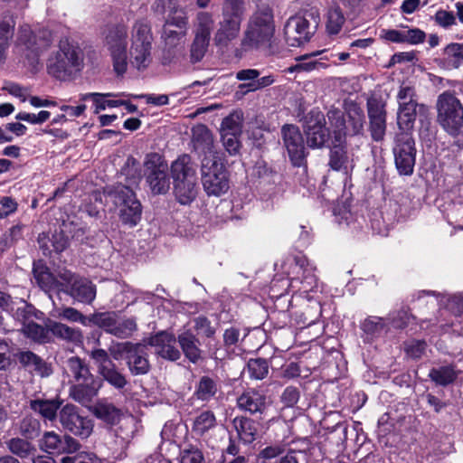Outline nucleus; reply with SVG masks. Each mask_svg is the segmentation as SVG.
Listing matches in <instances>:
<instances>
[{"mask_svg": "<svg viewBox=\"0 0 463 463\" xmlns=\"http://www.w3.org/2000/svg\"><path fill=\"white\" fill-rule=\"evenodd\" d=\"M275 33L273 11L269 6L259 7L249 17L241 45L245 51L270 47Z\"/></svg>", "mask_w": 463, "mask_h": 463, "instance_id": "obj_1", "label": "nucleus"}, {"mask_svg": "<svg viewBox=\"0 0 463 463\" xmlns=\"http://www.w3.org/2000/svg\"><path fill=\"white\" fill-rule=\"evenodd\" d=\"M174 194L181 204H190L197 196V170L191 156L183 154L171 163Z\"/></svg>", "mask_w": 463, "mask_h": 463, "instance_id": "obj_2", "label": "nucleus"}, {"mask_svg": "<svg viewBox=\"0 0 463 463\" xmlns=\"http://www.w3.org/2000/svg\"><path fill=\"white\" fill-rule=\"evenodd\" d=\"M84 66L81 51L67 39L61 40L58 50L47 61L48 73L59 80H71L77 77Z\"/></svg>", "mask_w": 463, "mask_h": 463, "instance_id": "obj_3", "label": "nucleus"}, {"mask_svg": "<svg viewBox=\"0 0 463 463\" xmlns=\"http://www.w3.org/2000/svg\"><path fill=\"white\" fill-rule=\"evenodd\" d=\"M104 194L118 209L123 224L134 227L140 222L142 205L130 187L118 184L107 187Z\"/></svg>", "mask_w": 463, "mask_h": 463, "instance_id": "obj_4", "label": "nucleus"}, {"mask_svg": "<svg viewBox=\"0 0 463 463\" xmlns=\"http://www.w3.org/2000/svg\"><path fill=\"white\" fill-rule=\"evenodd\" d=\"M153 35L149 25L137 21L131 30L130 46L128 51V64L138 71L146 70L152 62Z\"/></svg>", "mask_w": 463, "mask_h": 463, "instance_id": "obj_5", "label": "nucleus"}, {"mask_svg": "<svg viewBox=\"0 0 463 463\" xmlns=\"http://www.w3.org/2000/svg\"><path fill=\"white\" fill-rule=\"evenodd\" d=\"M201 182L208 196L219 197L230 188L229 171L220 158H203L200 164Z\"/></svg>", "mask_w": 463, "mask_h": 463, "instance_id": "obj_6", "label": "nucleus"}, {"mask_svg": "<svg viewBox=\"0 0 463 463\" xmlns=\"http://www.w3.org/2000/svg\"><path fill=\"white\" fill-rule=\"evenodd\" d=\"M128 27L116 24L108 27L104 33V45L109 52L114 71L122 76L128 70Z\"/></svg>", "mask_w": 463, "mask_h": 463, "instance_id": "obj_7", "label": "nucleus"}, {"mask_svg": "<svg viewBox=\"0 0 463 463\" xmlns=\"http://www.w3.org/2000/svg\"><path fill=\"white\" fill-rule=\"evenodd\" d=\"M169 166L164 156L153 152L146 155L143 175L153 194H165L170 189Z\"/></svg>", "mask_w": 463, "mask_h": 463, "instance_id": "obj_8", "label": "nucleus"}, {"mask_svg": "<svg viewBox=\"0 0 463 463\" xmlns=\"http://www.w3.org/2000/svg\"><path fill=\"white\" fill-rule=\"evenodd\" d=\"M438 122L450 135L456 136L463 126V106L450 91H444L437 99Z\"/></svg>", "mask_w": 463, "mask_h": 463, "instance_id": "obj_9", "label": "nucleus"}, {"mask_svg": "<svg viewBox=\"0 0 463 463\" xmlns=\"http://www.w3.org/2000/svg\"><path fill=\"white\" fill-rule=\"evenodd\" d=\"M317 12H307L303 15L291 16L284 27L286 42L288 45L299 46L310 40L319 24Z\"/></svg>", "mask_w": 463, "mask_h": 463, "instance_id": "obj_10", "label": "nucleus"}, {"mask_svg": "<svg viewBox=\"0 0 463 463\" xmlns=\"http://www.w3.org/2000/svg\"><path fill=\"white\" fill-rule=\"evenodd\" d=\"M52 34L48 30L39 31L33 34L28 25H23L19 29L16 50L33 64L38 61L39 56L46 51L52 43Z\"/></svg>", "mask_w": 463, "mask_h": 463, "instance_id": "obj_11", "label": "nucleus"}, {"mask_svg": "<svg viewBox=\"0 0 463 463\" xmlns=\"http://www.w3.org/2000/svg\"><path fill=\"white\" fill-rule=\"evenodd\" d=\"M397 100V124L400 129L408 132L413 128L417 115H424L427 112V107L418 102L415 89L407 85L401 86Z\"/></svg>", "mask_w": 463, "mask_h": 463, "instance_id": "obj_12", "label": "nucleus"}, {"mask_svg": "<svg viewBox=\"0 0 463 463\" xmlns=\"http://www.w3.org/2000/svg\"><path fill=\"white\" fill-rule=\"evenodd\" d=\"M394 163L401 175H411L416 161L415 141L411 133H398L392 147Z\"/></svg>", "mask_w": 463, "mask_h": 463, "instance_id": "obj_13", "label": "nucleus"}, {"mask_svg": "<svg viewBox=\"0 0 463 463\" xmlns=\"http://www.w3.org/2000/svg\"><path fill=\"white\" fill-rule=\"evenodd\" d=\"M88 354L97 366V372L102 380L106 381L116 390H122L128 385V381L126 375L120 372L116 364L110 359L108 351L99 347H94L88 352Z\"/></svg>", "mask_w": 463, "mask_h": 463, "instance_id": "obj_14", "label": "nucleus"}, {"mask_svg": "<svg viewBox=\"0 0 463 463\" xmlns=\"http://www.w3.org/2000/svg\"><path fill=\"white\" fill-rule=\"evenodd\" d=\"M89 321L102 328L106 333L121 339L130 337L137 329L134 318L121 317L115 312L95 313L89 318Z\"/></svg>", "mask_w": 463, "mask_h": 463, "instance_id": "obj_15", "label": "nucleus"}, {"mask_svg": "<svg viewBox=\"0 0 463 463\" xmlns=\"http://www.w3.org/2000/svg\"><path fill=\"white\" fill-rule=\"evenodd\" d=\"M303 129L310 148H322L329 139L330 133L326 127V118L317 109H312L307 114Z\"/></svg>", "mask_w": 463, "mask_h": 463, "instance_id": "obj_16", "label": "nucleus"}, {"mask_svg": "<svg viewBox=\"0 0 463 463\" xmlns=\"http://www.w3.org/2000/svg\"><path fill=\"white\" fill-rule=\"evenodd\" d=\"M59 421L63 429L81 438H88L93 430L91 420L80 414L73 404H66L59 411Z\"/></svg>", "mask_w": 463, "mask_h": 463, "instance_id": "obj_17", "label": "nucleus"}, {"mask_svg": "<svg viewBox=\"0 0 463 463\" xmlns=\"http://www.w3.org/2000/svg\"><path fill=\"white\" fill-rule=\"evenodd\" d=\"M280 132L283 146L290 161L295 166L302 165L307 152L299 128L293 124H285L281 127Z\"/></svg>", "mask_w": 463, "mask_h": 463, "instance_id": "obj_18", "label": "nucleus"}, {"mask_svg": "<svg viewBox=\"0 0 463 463\" xmlns=\"http://www.w3.org/2000/svg\"><path fill=\"white\" fill-rule=\"evenodd\" d=\"M39 448L48 454H72L80 449V444L71 436L51 430L45 431L39 439Z\"/></svg>", "mask_w": 463, "mask_h": 463, "instance_id": "obj_19", "label": "nucleus"}, {"mask_svg": "<svg viewBox=\"0 0 463 463\" xmlns=\"http://www.w3.org/2000/svg\"><path fill=\"white\" fill-rule=\"evenodd\" d=\"M191 144L199 160L203 158H220L215 150L214 137L212 131L203 124H197L191 129Z\"/></svg>", "mask_w": 463, "mask_h": 463, "instance_id": "obj_20", "label": "nucleus"}, {"mask_svg": "<svg viewBox=\"0 0 463 463\" xmlns=\"http://www.w3.org/2000/svg\"><path fill=\"white\" fill-rule=\"evenodd\" d=\"M386 103L381 98L373 96L367 100L369 129L372 138L378 142L384 137L386 131Z\"/></svg>", "mask_w": 463, "mask_h": 463, "instance_id": "obj_21", "label": "nucleus"}, {"mask_svg": "<svg viewBox=\"0 0 463 463\" xmlns=\"http://www.w3.org/2000/svg\"><path fill=\"white\" fill-rule=\"evenodd\" d=\"M175 336L167 332L162 331L152 335L147 340V345L155 348L156 354L164 359L176 361L181 354L175 347Z\"/></svg>", "mask_w": 463, "mask_h": 463, "instance_id": "obj_22", "label": "nucleus"}, {"mask_svg": "<svg viewBox=\"0 0 463 463\" xmlns=\"http://www.w3.org/2000/svg\"><path fill=\"white\" fill-rule=\"evenodd\" d=\"M125 362L132 375L138 376L148 373L151 366L146 345L143 343H136Z\"/></svg>", "mask_w": 463, "mask_h": 463, "instance_id": "obj_23", "label": "nucleus"}, {"mask_svg": "<svg viewBox=\"0 0 463 463\" xmlns=\"http://www.w3.org/2000/svg\"><path fill=\"white\" fill-rule=\"evenodd\" d=\"M241 23L221 18L213 35V43L220 49H226L235 41L241 32Z\"/></svg>", "mask_w": 463, "mask_h": 463, "instance_id": "obj_24", "label": "nucleus"}, {"mask_svg": "<svg viewBox=\"0 0 463 463\" xmlns=\"http://www.w3.org/2000/svg\"><path fill=\"white\" fill-rule=\"evenodd\" d=\"M77 383L71 387L70 395L74 401L81 404L90 402L102 387V381L98 377Z\"/></svg>", "mask_w": 463, "mask_h": 463, "instance_id": "obj_25", "label": "nucleus"}, {"mask_svg": "<svg viewBox=\"0 0 463 463\" xmlns=\"http://www.w3.org/2000/svg\"><path fill=\"white\" fill-rule=\"evenodd\" d=\"M260 71L256 69H244L237 71L236 79L240 81H249L241 84L240 89L248 88L247 91H257L272 85L275 82L273 75L260 77Z\"/></svg>", "mask_w": 463, "mask_h": 463, "instance_id": "obj_26", "label": "nucleus"}, {"mask_svg": "<svg viewBox=\"0 0 463 463\" xmlns=\"http://www.w3.org/2000/svg\"><path fill=\"white\" fill-rule=\"evenodd\" d=\"M62 401L59 398L53 399H33L29 402L30 409L40 415L45 421H54L59 416L58 411L61 409Z\"/></svg>", "mask_w": 463, "mask_h": 463, "instance_id": "obj_27", "label": "nucleus"}, {"mask_svg": "<svg viewBox=\"0 0 463 463\" xmlns=\"http://www.w3.org/2000/svg\"><path fill=\"white\" fill-rule=\"evenodd\" d=\"M16 357L24 367L41 377H48L52 373V366L31 351L19 352Z\"/></svg>", "mask_w": 463, "mask_h": 463, "instance_id": "obj_28", "label": "nucleus"}, {"mask_svg": "<svg viewBox=\"0 0 463 463\" xmlns=\"http://www.w3.org/2000/svg\"><path fill=\"white\" fill-rule=\"evenodd\" d=\"M258 458L260 463H298L295 452L285 453V447L279 444L264 448Z\"/></svg>", "mask_w": 463, "mask_h": 463, "instance_id": "obj_29", "label": "nucleus"}, {"mask_svg": "<svg viewBox=\"0 0 463 463\" xmlns=\"http://www.w3.org/2000/svg\"><path fill=\"white\" fill-rule=\"evenodd\" d=\"M62 291L68 293L71 297L79 302L90 304L96 297V288L88 279L77 278L71 283L70 288Z\"/></svg>", "mask_w": 463, "mask_h": 463, "instance_id": "obj_30", "label": "nucleus"}, {"mask_svg": "<svg viewBox=\"0 0 463 463\" xmlns=\"http://www.w3.org/2000/svg\"><path fill=\"white\" fill-rule=\"evenodd\" d=\"M237 405L241 410L251 414L261 413L266 407V397L254 389L248 390L238 397Z\"/></svg>", "mask_w": 463, "mask_h": 463, "instance_id": "obj_31", "label": "nucleus"}, {"mask_svg": "<svg viewBox=\"0 0 463 463\" xmlns=\"http://www.w3.org/2000/svg\"><path fill=\"white\" fill-rule=\"evenodd\" d=\"M91 412L99 420L109 425L117 424L122 416L121 410L105 399L98 401L92 406Z\"/></svg>", "mask_w": 463, "mask_h": 463, "instance_id": "obj_32", "label": "nucleus"}, {"mask_svg": "<svg viewBox=\"0 0 463 463\" xmlns=\"http://www.w3.org/2000/svg\"><path fill=\"white\" fill-rule=\"evenodd\" d=\"M48 330L57 338L79 345L83 341V335L80 328L71 327L65 324L50 321Z\"/></svg>", "mask_w": 463, "mask_h": 463, "instance_id": "obj_33", "label": "nucleus"}, {"mask_svg": "<svg viewBox=\"0 0 463 463\" xmlns=\"http://www.w3.org/2000/svg\"><path fill=\"white\" fill-rule=\"evenodd\" d=\"M326 51H318V52H313L302 56H299L297 58L298 63L294 66H291L288 69L289 72H295V71H311L314 70H319V69H325L327 67V65L323 62V60H329L328 56H323L319 59H317V56L322 55L325 53Z\"/></svg>", "mask_w": 463, "mask_h": 463, "instance_id": "obj_34", "label": "nucleus"}, {"mask_svg": "<svg viewBox=\"0 0 463 463\" xmlns=\"http://www.w3.org/2000/svg\"><path fill=\"white\" fill-rule=\"evenodd\" d=\"M179 345L191 363H197L202 358V351L199 347L198 338L190 331H184L178 335Z\"/></svg>", "mask_w": 463, "mask_h": 463, "instance_id": "obj_35", "label": "nucleus"}, {"mask_svg": "<svg viewBox=\"0 0 463 463\" xmlns=\"http://www.w3.org/2000/svg\"><path fill=\"white\" fill-rule=\"evenodd\" d=\"M327 118L331 128L332 140L339 143L346 142V125L344 112L336 108L327 111Z\"/></svg>", "mask_w": 463, "mask_h": 463, "instance_id": "obj_36", "label": "nucleus"}, {"mask_svg": "<svg viewBox=\"0 0 463 463\" xmlns=\"http://www.w3.org/2000/svg\"><path fill=\"white\" fill-rule=\"evenodd\" d=\"M214 26L215 19L213 14L208 11H200L193 21V33L194 35L211 39Z\"/></svg>", "mask_w": 463, "mask_h": 463, "instance_id": "obj_37", "label": "nucleus"}, {"mask_svg": "<svg viewBox=\"0 0 463 463\" xmlns=\"http://www.w3.org/2000/svg\"><path fill=\"white\" fill-rule=\"evenodd\" d=\"M239 438L244 443H251L258 435V423L247 417H236L232 420Z\"/></svg>", "mask_w": 463, "mask_h": 463, "instance_id": "obj_38", "label": "nucleus"}, {"mask_svg": "<svg viewBox=\"0 0 463 463\" xmlns=\"http://www.w3.org/2000/svg\"><path fill=\"white\" fill-rule=\"evenodd\" d=\"M66 370L75 382L91 380L95 377L89 368V365L79 356H71L65 362Z\"/></svg>", "mask_w": 463, "mask_h": 463, "instance_id": "obj_39", "label": "nucleus"}, {"mask_svg": "<svg viewBox=\"0 0 463 463\" xmlns=\"http://www.w3.org/2000/svg\"><path fill=\"white\" fill-rule=\"evenodd\" d=\"M245 5V0H223L222 18L241 24L246 11Z\"/></svg>", "mask_w": 463, "mask_h": 463, "instance_id": "obj_40", "label": "nucleus"}, {"mask_svg": "<svg viewBox=\"0 0 463 463\" xmlns=\"http://www.w3.org/2000/svg\"><path fill=\"white\" fill-rule=\"evenodd\" d=\"M332 146L330 149L329 166L335 171L347 170L348 156L345 147V143L331 141Z\"/></svg>", "mask_w": 463, "mask_h": 463, "instance_id": "obj_41", "label": "nucleus"}, {"mask_svg": "<svg viewBox=\"0 0 463 463\" xmlns=\"http://www.w3.org/2000/svg\"><path fill=\"white\" fill-rule=\"evenodd\" d=\"M216 424L214 413L212 411H203L194 418L192 431L202 437L215 428Z\"/></svg>", "mask_w": 463, "mask_h": 463, "instance_id": "obj_42", "label": "nucleus"}, {"mask_svg": "<svg viewBox=\"0 0 463 463\" xmlns=\"http://www.w3.org/2000/svg\"><path fill=\"white\" fill-rule=\"evenodd\" d=\"M218 383L209 376H203L195 385L194 395L197 400L209 402L218 392Z\"/></svg>", "mask_w": 463, "mask_h": 463, "instance_id": "obj_43", "label": "nucleus"}, {"mask_svg": "<svg viewBox=\"0 0 463 463\" xmlns=\"http://www.w3.org/2000/svg\"><path fill=\"white\" fill-rule=\"evenodd\" d=\"M28 439L12 438L6 441L8 450L18 458L24 459L33 456L36 449L27 440Z\"/></svg>", "mask_w": 463, "mask_h": 463, "instance_id": "obj_44", "label": "nucleus"}, {"mask_svg": "<svg viewBox=\"0 0 463 463\" xmlns=\"http://www.w3.org/2000/svg\"><path fill=\"white\" fill-rule=\"evenodd\" d=\"M243 113L235 110L225 117L221 124V134L241 135L243 127Z\"/></svg>", "mask_w": 463, "mask_h": 463, "instance_id": "obj_45", "label": "nucleus"}, {"mask_svg": "<svg viewBox=\"0 0 463 463\" xmlns=\"http://www.w3.org/2000/svg\"><path fill=\"white\" fill-rule=\"evenodd\" d=\"M14 25L15 23L11 17L0 22V64L6 58L9 42L14 36Z\"/></svg>", "mask_w": 463, "mask_h": 463, "instance_id": "obj_46", "label": "nucleus"}, {"mask_svg": "<svg viewBox=\"0 0 463 463\" xmlns=\"http://www.w3.org/2000/svg\"><path fill=\"white\" fill-rule=\"evenodd\" d=\"M429 377L436 384L446 386L456 380L457 373L453 366L447 365L439 368H432L429 373Z\"/></svg>", "mask_w": 463, "mask_h": 463, "instance_id": "obj_47", "label": "nucleus"}, {"mask_svg": "<svg viewBox=\"0 0 463 463\" xmlns=\"http://www.w3.org/2000/svg\"><path fill=\"white\" fill-rule=\"evenodd\" d=\"M210 44V39L194 35L190 45L189 59L192 63H197L204 57Z\"/></svg>", "mask_w": 463, "mask_h": 463, "instance_id": "obj_48", "label": "nucleus"}, {"mask_svg": "<svg viewBox=\"0 0 463 463\" xmlns=\"http://www.w3.org/2000/svg\"><path fill=\"white\" fill-rule=\"evenodd\" d=\"M19 430L25 439H33L40 435L41 422L32 415H25L20 421Z\"/></svg>", "mask_w": 463, "mask_h": 463, "instance_id": "obj_49", "label": "nucleus"}, {"mask_svg": "<svg viewBox=\"0 0 463 463\" xmlns=\"http://www.w3.org/2000/svg\"><path fill=\"white\" fill-rule=\"evenodd\" d=\"M345 18L339 6H332L329 8L326 14V30L330 34L338 33L343 24H345Z\"/></svg>", "mask_w": 463, "mask_h": 463, "instance_id": "obj_50", "label": "nucleus"}, {"mask_svg": "<svg viewBox=\"0 0 463 463\" xmlns=\"http://www.w3.org/2000/svg\"><path fill=\"white\" fill-rule=\"evenodd\" d=\"M296 268L302 271V283L307 284L306 290L313 288L317 283L314 274L315 268L312 267L305 257H295Z\"/></svg>", "mask_w": 463, "mask_h": 463, "instance_id": "obj_51", "label": "nucleus"}, {"mask_svg": "<svg viewBox=\"0 0 463 463\" xmlns=\"http://www.w3.org/2000/svg\"><path fill=\"white\" fill-rule=\"evenodd\" d=\"M33 275L38 285L44 290L56 289L58 279L43 266H34Z\"/></svg>", "mask_w": 463, "mask_h": 463, "instance_id": "obj_52", "label": "nucleus"}, {"mask_svg": "<svg viewBox=\"0 0 463 463\" xmlns=\"http://www.w3.org/2000/svg\"><path fill=\"white\" fill-rule=\"evenodd\" d=\"M119 97H126V98H132V94H128L126 92H120V93H99V102L101 103L100 107L99 104L95 105L94 113L98 114L100 110L106 109V108H116L121 106L123 104L121 99H109L108 98H119Z\"/></svg>", "mask_w": 463, "mask_h": 463, "instance_id": "obj_53", "label": "nucleus"}, {"mask_svg": "<svg viewBox=\"0 0 463 463\" xmlns=\"http://www.w3.org/2000/svg\"><path fill=\"white\" fill-rule=\"evenodd\" d=\"M52 316L59 319H64L69 322H79L83 326L87 325V317L76 308L71 307H62L56 308Z\"/></svg>", "mask_w": 463, "mask_h": 463, "instance_id": "obj_54", "label": "nucleus"}, {"mask_svg": "<svg viewBox=\"0 0 463 463\" xmlns=\"http://www.w3.org/2000/svg\"><path fill=\"white\" fill-rule=\"evenodd\" d=\"M21 331L27 337L39 343L46 342L48 339V332H50L48 327L45 328L34 322L25 324V326L22 327Z\"/></svg>", "mask_w": 463, "mask_h": 463, "instance_id": "obj_55", "label": "nucleus"}, {"mask_svg": "<svg viewBox=\"0 0 463 463\" xmlns=\"http://www.w3.org/2000/svg\"><path fill=\"white\" fill-rule=\"evenodd\" d=\"M187 31L174 30L171 27L164 26L162 38L164 39L165 47L169 49L176 48L181 44L186 36Z\"/></svg>", "mask_w": 463, "mask_h": 463, "instance_id": "obj_56", "label": "nucleus"}, {"mask_svg": "<svg viewBox=\"0 0 463 463\" xmlns=\"http://www.w3.org/2000/svg\"><path fill=\"white\" fill-rule=\"evenodd\" d=\"M248 371L251 378L262 380L269 373V365L265 359H250L248 362Z\"/></svg>", "mask_w": 463, "mask_h": 463, "instance_id": "obj_57", "label": "nucleus"}, {"mask_svg": "<svg viewBox=\"0 0 463 463\" xmlns=\"http://www.w3.org/2000/svg\"><path fill=\"white\" fill-rule=\"evenodd\" d=\"M188 23L187 14L184 10H175L168 14L164 26L187 31Z\"/></svg>", "mask_w": 463, "mask_h": 463, "instance_id": "obj_58", "label": "nucleus"}, {"mask_svg": "<svg viewBox=\"0 0 463 463\" xmlns=\"http://www.w3.org/2000/svg\"><path fill=\"white\" fill-rule=\"evenodd\" d=\"M11 315L18 321H20L23 326L25 324L31 323V318L33 317H37L36 309L32 305L24 304L21 307L14 308V312Z\"/></svg>", "mask_w": 463, "mask_h": 463, "instance_id": "obj_59", "label": "nucleus"}, {"mask_svg": "<svg viewBox=\"0 0 463 463\" xmlns=\"http://www.w3.org/2000/svg\"><path fill=\"white\" fill-rule=\"evenodd\" d=\"M135 344L132 342H118L112 345L109 351L115 360L124 359L126 361V357L130 354Z\"/></svg>", "mask_w": 463, "mask_h": 463, "instance_id": "obj_60", "label": "nucleus"}, {"mask_svg": "<svg viewBox=\"0 0 463 463\" xmlns=\"http://www.w3.org/2000/svg\"><path fill=\"white\" fill-rule=\"evenodd\" d=\"M240 137L241 135L221 134L222 145L230 156H235L240 152Z\"/></svg>", "mask_w": 463, "mask_h": 463, "instance_id": "obj_61", "label": "nucleus"}, {"mask_svg": "<svg viewBox=\"0 0 463 463\" xmlns=\"http://www.w3.org/2000/svg\"><path fill=\"white\" fill-rule=\"evenodd\" d=\"M299 398V390L295 386H288L280 396V402L285 407L292 408L298 402Z\"/></svg>", "mask_w": 463, "mask_h": 463, "instance_id": "obj_62", "label": "nucleus"}, {"mask_svg": "<svg viewBox=\"0 0 463 463\" xmlns=\"http://www.w3.org/2000/svg\"><path fill=\"white\" fill-rule=\"evenodd\" d=\"M182 463H204V457L202 451L194 447H190L182 451Z\"/></svg>", "mask_w": 463, "mask_h": 463, "instance_id": "obj_63", "label": "nucleus"}, {"mask_svg": "<svg viewBox=\"0 0 463 463\" xmlns=\"http://www.w3.org/2000/svg\"><path fill=\"white\" fill-rule=\"evenodd\" d=\"M435 22L443 28H449L456 24V16L453 12L439 10L434 15Z\"/></svg>", "mask_w": 463, "mask_h": 463, "instance_id": "obj_64", "label": "nucleus"}]
</instances>
